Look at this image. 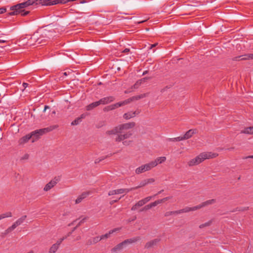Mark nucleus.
Masks as SVG:
<instances>
[{"mask_svg": "<svg viewBox=\"0 0 253 253\" xmlns=\"http://www.w3.org/2000/svg\"><path fill=\"white\" fill-rule=\"evenodd\" d=\"M215 202H216V200L213 199L207 200L205 202L202 203L201 204H199V205H197L198 207V209H200L203 207L208 206L210 205H212V204L215 203Z\"/></svg>", "mask_w": 253, "mask_h": 253, "instance_id": "13", "label": "nucleus"}, {"mask_svg": "<svg viewBox=\"0 0 253 253\" xmlns=\"http://www.w3.org/2000/svg\"><path fill=\"white\" fill-rule=\"evenodd\" d=\"M160 239L158 238L154 239L147 242L144 246L145 249H150L152 248L157 246V244L160 242Z\"/></svg>", "mask_w": 253, "mask_h": 253, "instance_id": "6", "label": "nucleus"}, {"mask_svg": "<svg viewBox=\"0 0 253 253\" xmlns=\"http://www.w3.org/2000/svg\"><path fill=\"white\" fill-rule=\"evenodd\" d=\"M211 221H209L207 222H206L205 223H204V224H201L200 226H199V228L202 229V228H203L205 227H207V226H209L211 225Z\"/></svg>", "mask_w": 253, "mask_h": 253, "instance_id": "34", "label": "nucleus"}, {"mask_svg": "<svg viewBox=\"0 0 253 253\" xmlns=\"http://www.w3.org/2000/svg\"><path fill=\"white\" fill-rule=\"evenodd\" d=\"M140 240V238L139 237H136L134 238L125 240V241H123V242H124L125 245H126V244H132V243H135V242L139 241Z\"/></svg>", "mask_w": 253, "mask_h": 253, "instance_id": "17", "label": "nucleus"}, {"mask_svg": "<svg viewBox=\"0 0 253 253\" xmlns=\"http://www.w3.org/2000/svg\"><path fill=\"white\" fill-rule=\"evenodd\" d=\"M150 78L149 77H145L144 78H142L138 81H137V84H139V85H141L142 83L146 82L148 80L150 79Z\"/></svg>", "mask_w": 253, "mask_h": 253, "instance_id": "35", "label": "nucleus"}, {"mask_svg": "<svg viewBox=\"0 0 253 253\" xmlns=\"http://www.w3.org/2000/svg\"><path fill=\"white\" fill-rule=\"evenodd\" d=\"M144 205H145V203L143 200V199L137 202L134 205H133L131 210L132 211H135L138 208L143 206Z\"/></svg>", "mask_w": 253, "mask_h": 253, "instance_id": "21", "label": "nucleus"}, {"mask_svg": "<svg viewBox=\"0 0 253 253\" xmlns=\"http://www.w3.org/2000/svg\"><path fill=\"white\" fill-rule=\"evenodd\" d=\"M18 225L16 224V223L15 222L10 227H8L5 231L4 234L5 235H6L8 234L9 233L11 232L12 231H13L14 229H15Z\"/></svg>", "mask_w": 253, "mask_h": 253, "instance_id": "27", "label": "nucleus"}, {"mask_svg": "<svg viewBox=\"0 0 253 253\" xmlns=\"http://www.w3.org/2000/svg\"><path fill=\"white\" fill-rule=\"evenodd\" d=\"M148 95V93H143L140 95H136L132 96V97H130L127 99L126 100V101H127V104L129 103L131 101H134V100H137L143 98H145L147 97Z\"/></svg>", "mask_w": 253, "mask_h": 253, "instance_id": "9", "label": "nucleus"}, {"mask_svg": "<svg viewBox=\"0 0 253 253\" xmlns=\"http://www.w3.org/2000/svg\"><path fill=\"white\" fill-rule=\"evenodd\" d=\"M139 113L140 112L139 111H130L124 114L123 117L124 119L128 120L134 117L136 115H138Z\"/></svg>", "mask_w": 253, "mask_h": 253, "instance_id": "12", "label": "nucleus"}, {"mask_svg": "<svg viewBox=\"0 0 253 253\" xmlns=\"http://www.w3.org/2000/svg\"><path fill=\"white\" fill-rule=\"evenodd\" d=\"M27 217L26 215H23L19 219H18L15 222L16 223L17 225H21L26 219Z\"/></svg>", "mask_w": 253, "mask_h": 253, "instance_id": "31", "label": "nucleus"}, {"mask_svg": "<svg viewBox=\"0 0 253 253\" xmlns=\"http://www.w3.org/2000/svg\"><path fill=\"white\" fill-rule=\"evenodd\" d=\"M124 246H125V245L124 242H122V243L118 244L117 245L115 246L113 248H112L111 249V252L112 253H117L118 252L121 251L124 248Z\"/></svg>", "mask_w": 253, "mask_h": 253, "instance_id": "16", "label": "nucleus"}, {"mask_svg": "<svg viewBox=\"0 0 253 253\" xmlns=\"http://www.w3.org/2000/svg\"><path fill=\"white\" fill-rule=\"evenodd\" d=\"M146 181L147 182V184H150V183H153L155 181V179L153 178H148V179H146Z\"/></svg>", "mask_w": 253, "mask_h": 253, "instance_id": "46", "label": "nucleus"}, {"mask_svg": "<svg viewBox=\"0 0 253 253\" xmlns=\"http://www.w3.org/2000/svg\"><path fill=\"white\" fill-rule=\"evenodd\" d=\"M99 105H100V104L99 103V101H96V102H94L90 103V104L87 105L86 107V109L87 111H90V110H92L95 107L99 106Z\"/></svg>", "mask_w": 253, "mask_h": 253, "instance_id": "22", "label": "nucleus"}, {"mask_svg": "<svg viewBox=\"0 0 253 253\" xmlns=\"http://www.w3.org/2000/svg\"><path fill=\"white\" fill-rule=\"evenodd\" d=\"M92 240V243H93L94 244L99 242L100 241H101V239H100L99 236H96L94 237L91 238Z\"/></svg>", "mask_w": 253, "mask_h": 253, "instance_id": "38", "label": "nucleus"}, {"mask_svg": "<svg viewBox=\"0 0 253 253\" xmlns=\"http://www.w3.org/2000/svg\"><path fill=\"white\" fill-rule=\"evenodd\" d=\"M140 85L139 84H137V82L133 85V87L134 88H137Z\"/></svg>", "mask_w": 253, "mask_h": 253, "instance_id": "60", "label": "nucleus"}, {"mask_svg": "<svg viewBox=\"0 0 253 253\" xmlns=\"http://www.w3.org/2000/svg\"><path fill=\"white\" fill-rule=\"evenodd\" d=\"M59 247L56 244H53L49 249V253H55L58 250Z\"/></svg>", "mask_w": 253, "mask_h": 253, "instance_id": "28", "label": "nucleus"}, {"mask_svg": "<svg viewBox=\"0 0 253 253\" xmlns=\"http://www.w3.org/2000/svg\"><path fill=\"white\" fill-rule=\"evenodd\" d=\"M31 40L33 41H35V42H37L38 44H40L42 42V40H40V38L38 37V34H34L33 36L31 38Z\"/></svg>", "mask_w": 253, "mask_h": 253, "instance_id": "29", "label": "nucleus"}, {"mask_svg": "<svg viewBox=\"0 0 253 253\" xmlns=\"http://www.w3.org/2000/svg\"><path fill=\"white\" fill-rule=\"evenodd\" d=\"M70 1L68 0H54L53 4H56L57 3H66L67 2Z\"/></svg>", "mask_w": 253, "mask_h": 253, "instance_id": "37", "label": "nucleus"}, {"mask_svg": "<svg viewBox=\"0 0 253 253\" xmlns=\"http://www.w3.org/2000/svg\"><path fill=\"white\" fill-rule=\"evenodd\" d=\"M250 59H253V53L247 54L242 56L236 57L234 58V60H246Z\"/></svg>", "mask_w": 253, "mask_h": 253, "instance_id": "14", "label": "nucleus"}, {"mask_svg": "<svg viewBox=\"0 0 253 253\" xmlns=\"http://www.w3.org/2000/svg\"><path fill=\"white\" fill-rule=\"evenodd\" d=\"M58 126H59L57 125L51 126L46 128L36 130L34 131H32L30 134L31 135H32V137H35V139H37L39 138L40 136L51 131L57 128Z\"/></svg>", "mask_w": 253, "mask_h": 253, "instance_id": "3", "label": "nucleus"}, {"mask_svg": "<svg viewBox=\"0 0 253 253\" xmlns=\"http://www.w3.org/2000/svg\"><path fill=\"white\" fill-rule=\"evenodd\" d=\"M64 240V239L60 238L55 243L56 245H57L59 247L60 246V244L62 243L63 241Z\"/></svg>", "mask_w": 253, "mask_h": 253, "instance_id": "51", "label": "nucleus"}, {"mask_svg": "<svg viewBox=\"0 0 253 253\" xmlns=\"http://www.w3.org/2000/svg\"><path fill=\"white\" fill-rule=\"evenodd\" d=\"M158 44V43H155L154 44H151L150 47H149V49H152V48L156 46V45Z\"/></svg>", "mask_w": 253, "mask_h": 253, "instance_id": "62", "label": "nucleus"}, {"mask_svg": "<svg viewBox=\"0 0 253 253\" xmlns=\"http://www.w3.org/2000/svg\"><path fill=\"white\" fill-rule=\"evenodd\" d=\"M115 99V98L114 96H110L102 98L99 101L100 104L105 105L114 101Z\"/></svg>", "mask_w": 253, "mask_h": 253, "instance_id": "10", "label": "nucleus"}, {"mask_svg": "<svg viewBox=\"0 0 253 253\" xmlns=\"http://www.w3.org/2000/svg\"><path fill=\"white\" fill-rule=\"evenodd\" d=\"M151 208H152L150 204H148L146 206H145V207H144L141 210H140V211H147L149 209H150Z\"/></svg>", "mask_w": 253, "mask_h": 253, "instance_id": "40", "label": "nucleus"}, {"mask_svg": "<svg viewBox=\"0 0 253 253\" xmlns=\"http://www.w3.org/2000/svg\"><path fill=\"white\" fill-rule=\"evenodd\" d=\"M157 203H158V204H161V203H162L164 202V199H160V200H157Z\"/></svg>", "mask_w": 253, "mask_h": 253, "instance_id": "61", "label": "nucleus"}, {"mask_svg": "<svg viewBox=\"0 0 253 253\" xmlns=\"http://www.w3.org/2000/svg\"><path fill=\"white\" fill-rule=\"evenodd\" d=\"M21 7L19 6V3L16 4L15 5L12 6L10 7V9L11 10H12L13 11L9 12V15H17L18 13H20L21 12H22V10H21Z\"/></svg>", "mask_w": 253, "mask_h": 253, "instance_id": "8", "label": "nucleus"}, {"mask_svg": "<svg viewBox=\"0 0 253 253\" xmlns=\"http://www.w3.org/2000/svg\"><path fill=\"white\" fill-rule=\"evenodd\" d=\"M126 104H127V101H126V100L125 101H122L120 102H118V103H116L115 104L108 106L104 108V110L107 111L113 110H114L116 108H118L120 107H121L122 106H124V105H125Z\"/></svg>", "mask_w": 253, "mask_h": 253, "instance_id": "4", "label": "nucleus"}, {"mask_svg": "<svg viewBox=\"0 0 253 253\" xmlns=\"http://www.w3.org/2000/svg\"><path fill=\"white\" fill-rule=\"evenodd\" d=\"M197 133L196 129H191L187 131L183 136H181L182 140H184L190 138L194 134Z\"/></svg>", "mask_w": 253, "mask_h": 253, "instance_id": "7", "label": "nucleus"}, {"mask_svg": "<svg viewBox=\"0 0 253 253\" xmlns=\"http://www.w3.org/2000/svg\"><path fill=\"white\" fill-rule=\"evenodd\" d=\"M145 171H147V170L144 165L140 166L135 169V173L137 174H139Z\"/></svg>", "mask_w": 253, "mask_h": 253, "instance_id": "26", "label": "nucleus"}, {"mask_svg": "<svg viewBox=\"0 0 253 253\" xmlns=\"http://www.w3.org/2000/svg\"><path fill=\"white\" fill-rule=\"evenodd\" d=\"M86 244L87 245H88V246H90V245H93V243H92V239H88L87 242H86Z\"/></svg>", "mask_w": 253, "mask_h": 253, "instance_id": "50", "label": "nucleus"}, {"mask_svg": "<svg viewBox=\"0 0 253 253\" xmlns=\"http://www.w3.org/2000/svg\"><path fill=\"white\" fill-rule=\"evenodd\" d=\"M135 125L134 122H130L122 125H120L112 130L106 131V134L108 135L112 134H119L116 138L115 140L117 142H121L129 138L132 135L130 131L126 132L124 134H122L124 130H127L133 127Z\"/></svg>", "mask_w": 253, "mask_h": 253, "instance_id": "1", "label": "nucleus"}, {"mask_svg": "<svg viewBox=\"0 0 253 253\" xmlns=\"http://www.w3.org/2000/svg\"><path fill=\"white\" fill-rule=\"evenodd\" d=\"M218 155V154L211 152H203L195 158L189 161L188 165L189 167L196 166L201 163L205 160L214 158L217 157Z\"/></svg>", "mask_w": 253, "mask_h": 253, "instance_id": "2", "label": "nucleus"}, {"mask_svg": "<svg viewBox=\"0 0 253 253\" xmlns=\"http://www.w3.org/2000/svg\"><path fill=\"white\" fill-rule=\"evenodd\" d=\"M87 217H84L82 220L80 221V222L78 223V224L77 225V227L79 226L83 222H84V220H85L86 219H87Z\"/></svg>", "mask_w": 253, "mask_h": 253, "instance_id": "54", "label": "nucleus"}, {"mask_svg": "<svg viewBox=\"0 0 253 253\" xmlns=\"http://www.w3.org/2000/svg\"><path fill=\"white\" fill-rule=\"evenodd\" d=\"M81 118H78L77 119H75L74 121H73L71 123V125H77L79 124V122H81Z\"/></svg>", "mask_w": 253, "mask_h": 253, "instance_id": "39", "label": "nucleus"}, {"mask_svg": "<svg viewBox=\"0 0 253 253\" xmlns=\"http://www.w3.org/2000/svg\"><path fill=\"white\" fill-rule=\"evenodd\" d=\"M249 209L248 207H243V208H237L236 211H247Z\"/></svg>", "mask_w": 253, "mask_h": 253, "instance_id": "44", "label": "nucleus"}, {"mask_svg": "<svg viewBox=\"0 0 253 253\" xmlns=\"http://www.w3.org/2000/svg\"><path fill=\"white\" fill-rule=\"evenodd\" d=\"M171 198V197H167L163 198L164 202L165 201H167L169 200Z\"/></svg>", "mask_w": 253, "mask_h": 253, "instance_id": "63", "label": "nucleus"}, {"mask_svg": "<svg viewBox=\"0 0 253 253\" xmlns=\"http://www.w3.org/2000/svg\"><path fill=\"white\" fill-rule=\"evenodd\" d=\"M144 166H145L146 170L149 171L155 167V163H153V162L151 161L148 163L144 164Z\"/></svg>", "mask_w": 253, "mask_h": 253, "instance_id": "25", "label": "nucleus"}, {"mask_svg": "<svg viewBox=\"0 0 253 253\" xmlns=\"http://www.w3.org/2000/svg\"><path fill=\"white\" fill-rule=\"evenodd\" d=\"M151 207H154L155 206H156L157 205H158V204L157 203V201H155V202H153V203H151L150 204Z\"/></svg>", "mask_w": 253, "mask_h": 253, "instance_id": "53", "label": "nucleus"}, {"mask_svg": "<svg viewBox=\"0 0 253 253\" xmlns=\"http://www.w3.org/2000/svg\"><path fill=\"white\" fill-rule=\"evenodd\" d=\"M12 216V213L10 211L6 212L5 213L0 214V220L6 218V217H10Z\"/></svg>", "mask_w": 253, "mask_h": 253, "instance_id": "30", "label": "nucleus"}, {"mask_svg": "<svg viewBox=\"0 0 253 253\" xmlns=\"http://www.w3.org/2000/svg\"><path fill=\"white\" fill-rule=\"evenodd\" d=\"M135 189H136L135 187H132V188H131L130 189H123V191H124V193H128L129 191H131V190H135Z\"/></svg>", "mask_w": 253, "mask_h": 253, "instance_id": "41", "label": "nucleus"}, {"mask_svg": "<svg viewBox=\"0 0 253 253\" xmlns=\"http://www.w3.org/2000/svg\"><path fill=\"white\" fill-rule=\"evenodd\" d=\"M129 51V48H126L123 51V52L126 53V52H128Z\"/></svg>", "mask_w": 253, "mask_h": 253, "instance_id": "64", "label": "nucleus"}, {"mask_svg": "<svg viewBox=\"0 0 253 253\" xmlns=\"http://www.w3.org/2000/svg\"><path fill=\"white\" fill-rule=\"evenodd\" d=\"M28 84L26 83H23V86L24 87V89H22V91H24V90L28 86Z\"/></svg>", "mask_w": 253, "mask_h": 253, "instance_id": "58", "label": "nucleus"}, {"mask_svg": "<svg viewBox=\"0 0 253 253\" xmlns=\"http://www.w3.org/2000/svg\"><path fill=\"white\" fill-rule=\"evenodd\" d=\"M146 185H147V182L146 181V179H144V180L142 181L140 183V184L138 186L135 187V188H136V189H138L139 188L144 187V186H146Z\"/></svg>", "mask_w": 253, "mask_h": 253, "instance_id": "36", "label": "nucleus"}, {"mask_svg": "<svg viewBox=\"0 0 253 253\" xmlns=\"http://www.w3.org/2000/svg\"><path fill=\"white\" fill-rule=\"evenodd\" d=\"M167 141L169 142H176L182 141L181 136H178L174 138H169L167 139Z\"/></svg>", "mask_w": 253, "mask_h": 253, "instance_id": "32", "label": "nucleus"}, {"mask_svg": "<svg viewBox=\"0 0 253 253\" xmlns=\"http://www.w3.org/2000/svg\"><path fill=\"white\" fill-rule=\"evenodd\" d=\"M6 9L5 8L2 7L0 8V14H2L6 12Z\"/></svg>", "mask_w": 253, "mask_h": 253, "instance_id": "55", "label": "nucleus"}, {"mask_svg": "<svg viewBox=\"0 0 253 253\" xmlns=\"http://www.w3.org/2000/svg\"><path fill=\"white\" fill-rule=\"evenodd\" d=\"M131 142L132 141L130 140H124L123 141V144L125 146H128L131 144Z\"/></svg>", "mask_w": 253, "mask_h": 253, "instance_id": "45", "label": "nucleus"}, {"mask_svg": "<svg viewBox=\"0 0 253 253\" xmlns=\"http://www.w3.org/2000/svg\"><path fill=\"white\" fill-rule=\"evenodd\" d=\"M172 215H173L172 211L166 212L165 214V216H169Z\"/></svg>", "mask_w": 253, "mask_h": 253, "instance_id": "52", "label": "nucleus"}, {"mask_svg": "<svg viewBox=\"0 0 253 253\" xmlns=\"http://www.w3.org/2000/svg\"><path fill=\"white\" fill-rule=\"evenodd\" d=\"M140 85L139 84H137V82L133 85V87L134 88H137Z\"/></svg>", "mask_w": 253, "mask_h": 253, "instance_id": "59", "label": "nucleus"}, {"mask_svg": "<svg viewBox=\"0 0 253 253\" xmlns=\"http://www.w3.org/2000/svg\"><path fill=\"white\" fill-rule=\"evenodd\" d=\"M90 192H83L77 198V199L75 201V203L76 204H79L83 200L86 198L90 194Z\"/></svg>", "mask_w": 253, "mask_h": 253, "instance_id": "15", "label": "nucleus"}, {"mask_svg": "<svg viewBox=\"0 0 253 253\" xmlns=\"http://www.w3.org/2000/svg\"><path fill=\"white\" fill-rule=\"evenodd\" d=\"M20 13H21V15L22 16H26L29 14V11H27L23 12V11L22 10V12H21Z\"/></svg>", "mask_w": 253, "mask_h": 253, "instance_id": "56", "label": "nucleus"}, {"mask_svg": "<svg viewBox=\"0 0 253 253\" xmlns=\"http://www.w3.org/2000/svg\"><path fill=\"white\" fill-rule=\"evenodd\" d=\"M111 235V234L110 232L109 231L108 233L99 236L100 239H101V240L104 239H107L110 237Z\"/></svg>", "mask_w": 253, "mask_h": 253, "instance_id": "33", "label": "nucleus"}, {"mask_svg": "<svg viewBox=\"0 0 253 253\" xmlns=\"http://www.w3.org/2000/svg\"><path fill=\"white\" fill-rule=\"evenodd\" d=\"M117 195L115 190H111L108 192L109 196H112V195Z\"/></svg>", "mask_w": 253, "mask_h": 253, "instance_id": "47", "label": "nucleus"}, {"mask_svg": "<svg viewBox=\"0 0 253 253\" xmlns=\"http://www.w3.org/2000/svg\"><path fill=\"white\" fill-rule=\"evenodd\" d=\"M58 179L56 178L52 179L45 185L43 190L46 192L48 191L56 185Z\"/></svg>", "mask_w": 253, "mask_h": 253, "instance_id": "5", "label": "nucleus"}, {"mask_svg": "<svg viewBox=\"0 0 253 253\" xmlns=\"http://www.w3.org/2000/svg\"><path fill=\"white\" fill-rule=\"evenodd\" d=\"M32 135H31V134H28L27 135H26L25 136H24L23 137H21L19 140H18V144L20 145H23L26 143L28 142V141L32 138Z\"/></svg>", "mask_w": 253, "mask_h": 253, "instance_id": "11", "label": "nucleus"}, {"mask_svg": "<svg viewBox=\"0 0 253 253\" xmlns=\"http://www.w3.org/2000/svg\"><path fill=\"white\" fill-rule=\"evenodd\" d=\"M35 2H36L35 1H29V0H27V1H26L25 2L19 3V6H20L21 8L22 9V8H25V7H28L29 6L32 5L34 4Z\"/></svg>", "mask_w": 253, "mask_h": 253, "instance_id": "20", "label": "nucleus"}, {"mask_svg": "<svg viewBox=\"0 0 253 253\" xmlns=\"http://www.w3.org/2000/svg\"><path fill=\"white\" fill-rule=\"evenodd\" d=\"M116 190V194H123L124 193V191H123V189H117V190Z\"/></svg>", "mask_w": 253, "mask_h": 253, "instance_id": "48", "label": "nucleus"}, {"mask_svg": "<svg viewBox=\"0 0 253 253\" xmlns=\"http://www.w3.org/2000/svg\"><path fill=\"white\" fill-rule=\"evenodd\" d=\"M173 215H177L182 213L181 209L177 211H172Z\"/></svg>", "mask_w": 253, "mask_h": 253, "instance_id": "49", "label": "nucleus"}, {"mask_svg": "<svg viewBox=\"0 0 253 253\" xmlns=\"http://www.w3.org/2000/svg\"><path fill=\"white\" fill-rule=\"evenodd\" d=\"M166 157H160L157 158L154 161H153V163H155V167H156L158 164H161L166 161Z\"/></svg>", "mask_w": 253, "mask_h": 253, "instance_id": "18", "label": "nucleus"}, {"mask_svg": "<svg viewBox=\"0 0 253 253\" xmlns=\"http://www.w3.org/2000/svg\"><path fill=\"white\" fill-rule=\"evenodd\" d=\"M121 229V228H116L112 230H110L109 232H110L111 234H112L113 233H114L116 232L119 231Z\"/></svg>", "mask_w": 253, "mask_h": 253, "instance_id": "43", "label": "nucleus"}, {"mask_svg": "<svg viewBox=\"0 0 253 253\" xmlns=\"http://www.w3.org/2000/svg\"><path fill=\"white\" fill-rule=\"evenodd\" d=\"M54 0H39V3L42 4V5H54L53 2Z\"/></svg>", "mask_w": 253, "mask_h": 253, "instance_id": "23", "label": "nucleus"}, {"mask_svg": "<svg viewBox=\"0 0 253 253\" xmlns=\"http://www.w3.org/2000/svg\"><path fill=\"white\" fill-rule=\"evenodd\" d=\"M121 198V197L119 198L117 200H113V201H111L110 202V205H113L114 203H116V202H117Z\"/></svg>", "mask_w": 253, "mask_h": 253, "instance_id": "57", "label": "nucleus"}, {"mask_svg": "<svg viewBox=\"0 0 253 253\" xmlns=\"http://www.w3.org/2000/svg\"><path fill=\"white\" fill-rule=\"evenodd\" d=\"M241 133L248 134H253V126H250L245 128L244 129L241 130Z\"/></svg>", "mask_w": 253, "mask_h": 253, "instance_id": "24", "label": "nucleus"}, {"mask_svg": "<svg viewBox=\"0 0 253 253\" xmlns=\"http://www.w3.org/2000/svg\"><path fill=\"white\" fill-rule=\"evenodd\" d=\"M198 209V206H194L193 207H185V208L181 209L182 213L185 212H188L192 211H195Z\"/></svg>", "mask_w": 253, "mask_h": 253, "instance_id": "19", "label": "nucleus"}, {"mask_svg": "<svg viewBox=\"0 0 253 253\" xmlns=\"http://www.w3.org/2000/svg\"><path fill=\"white\" fill-rule=\"evenodd\" d=\"M152 198V196H148V197H147L143 199V200L145 204H146L149 201H150L151 200Z\"/></svg>", "mask_w": 253, "mask_h": 253, "instance_id": "42", "label": "nucleus"}]
</instances>
